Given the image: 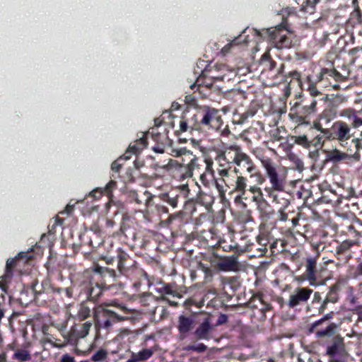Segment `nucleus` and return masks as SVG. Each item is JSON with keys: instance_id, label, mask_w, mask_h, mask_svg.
I'll return each mask as SVG.
<instances>
[{"instance_id": "f257e3e1", "label": "nucleus", "mask_w": 362, "mask_h": 362, "mask_svg": "<svg viewBox=\"0 0 362 362\" xmlns=\"http://www.w3.org/2000/svg\"><path fill=\"white\" fill-rule=\"evenodd\" d=\"M115 306L119 308L124 314L132 313L133 310L129 309L116 300L104 303L98 307L95 313V317L98 326L103 329H110L112 322H122L128 319L127 316H122L112 310L105 308L104 306Z\"/></svg>"}, {"instance_id": "f03ea898", "label": "nucleus", "mask_w": 362, "mask_h": 362, "mask_svg": "<svg viewBox=\"0 0 362 362\" xmlns=\"http://www.w3.org/2000/svg\"><path fill=\"white\" fill-rule=\"evenodd\" d=\"M256 156L265 170L266 175L272 185V188L276 191H283L286 185L285 177L278 173L273 160L262 154H258Z\"/></svg>"}, {"instance_id": "7ed1b4c3", "label": "nucleus", "mask_w": 362, "mask_h": 362, "mask_svg": "<svg viewBox=\"0 0 362 362\" xmlns=\"http://www.w3.org/2000/svg\"><path fill=\"white\" fill-rule=\"evenodd\" d=\"M253 32L256 35H267L269 40L278 49L288 48L291 46L292 41L288 36L289 34L288 30L285 29L281 25L263 30L262 32L264 33H261L256 29H254Z\"/></svg>"}, {"instance_id": "20e7f679", "label": "nucleus", "mask_w": 362, "mask_h": 362, "mask_svg": "<svg viewBox=\"0 0 362 362\" xmlns=\"http://www.w3.org/2000/svg\"><path fill=\"white\" fill-rule=\"evenodd\" d=\"M177 159L170 160L168 162L169 170L173 173V176L185 180L191 177L190 169L188 168L184 161V152H181V148L174 151Z\"/></svg>"}, {"instance_id": "39448f33", "label": "nucleus", "mask_w": 362, "mask_h": 362, "mask_svg": "<svg viewBox=\"0 0 362 362\" xmlns=\"http://www.w3.org/2000/svg\"><path fill=\"white\" fill-rule=\"evenodd\" d=\"M326 354L332 362H339L346 355L345 344L344 338L340 335L333 337L332 343L327 346Z\"/></svg>"}, {"instance_id": "423d86ee", "label": "nucleus", "mask_w": 362, "mask_h": 362, "mask_svg": "<svg viewBox=\"0 0 362 362\" xmlns=\"http://www.w3.org/2000/svg\"><path fill=\"white\" fill-rule=\"evenodd\" d=\"M236 166L241 169H244L247 173L250 174V177H257V182L262 185L264 182V178L259 172H256V166L253 163L251 158L244 152L240 154L239 158L235 163Z\"/></svg>"}, {"instance_id": "0eeeda50", "label": "nucleus", "mask_w": 362, "mask_h": 362, "mask_svg": "<svg viewBox=\"0 0 362 362\" xmlns=\"http://www.w3.org/2000/svg\"><path fill=\"white\" fill-rule=\"evenodd\" d=\"M200 123L213 129H218L222 125L221 116L217 110L206 107L203 110Z\"/></svg>"}, {"instance_id": "6e6552de", "label": "nucleus", "mask_w": 362, "mask_h": 362, "mask_svg": "<svg viewBox=\"0 0 362 362\" xmlns=\"http://www.w3.org/2000/svg\"><path fill=\"white\" fill-rule=\"evenodd\" d=\"M156 292L161 295L160 299L167 300L170 305L176 306L177 303L174 301L169 300L166 296H171L173 297L182 298V295L177 291V287L174 284H164L162 283L158 284V286L155 288Z\"/></svg>"}, {"instance_id": "1a4fd4ad", "label": "nucleus", "mask_w": 362, "mask_h": 362, "mask_svg": "<svg viewBox=\"0 0 362 362\" xmlns=\"http://www.w3.org/2000/svg\"><path fill=\"white\" fill-rule=\"evenodd\" d=\"M333 137L339 141H346L351 137V128L342 121L335 122L331 128Z\"/></svg>"}, {"instance_id": "9d476101", "label": "nucleus", "mask_w": 362, "mask_h": 362, "mask_svg": "<svg viewBox=\"0 0 362 362\" xmlns=\"http://www.w3.org/2000/svg\"><path fill=\"white\" fill-rule=\"evenodd\" d=\"M214 326L212 324L211 318L208 317L197 326L194 335L197 339L208 340L211 337V333L214 331Z\"/></svg>"}, {"instance_id": "9b49d317", "label": "nucleus", "mask_w": 362, "mask_h": 362, "mask_svg": "<svg viewBox=\"0 0 362 362\" xmlns=\"http://www.w3.org/2000/svg\"><path fill=\"white\" fill-rule=\"evenodd\" d=\"M213 71L216 73L212 75V78L223 81H229L237 75V72L234 69H231L223 64L215 65Z\"/></svg>"}, {"instance_id": "f8f14e48", "label": "nucleus", "mask_w": 362, "mask_h": 362, "mask_svg": "<svg viewBox=\"0 0 362 362\" xmlns=\"http://www.w3.org/2000/svg\"><path fill=\"white\" fill-rule=\"evenodd\" d=\"M181 152H184V159H182V161H184L186 163L185 164L188 165V168L190 169V175L192 177L194 171H200L201 167L203 166L205 160L199 158L186 148H181Z\"/></svg>"}, {"instance_id": "ddd939ff", "label": "nucleus", "mask_w": 362, "mask_h": 362, "mask_svg": "<svg viewBox=\"0 0 362 362\" xmlns=\"http://www.w3.org/2000/svg\"><path fill=\"white\" fill-rule=\"evenodd\" d=\"M313 290L308 288H299L295 290L291 295L288 305L291 308H294L301 302H306L310 297Z\"/></svg>"}, {"instance_id": "4468645a", "label": "nucleus", "mask_w": 362, "mask_h": 362, "mask_svg": "<svg viewBox=\"0 0 362 362\" xmlns=\"http://www.w3.org/2000/svg\"><path fill=\"white\" fill-rule=\"evenodd\" d=\"M327 159L332 163H338L342 160H350L351 159L358 161L360 156L358 153L354 155H349L346 153L341 152L339 150L334 148L330 151H326Z\"/></svg>"}, {"instance_id": "2eb2a0df", "label": "nucleus", "mask_w": 362, "mask_h": 362, "mask_svg": "<svg viewBox=\"0 0 362 362\" xmlns=\"http://www.w3.org/2000/svg\"><path fill=\"white\" fill-rule=\"evenodd\" d=\"M241 148L237 145H231L225 148L220 155V158L227 161L228 163L235 164L239 158L240 154H242Z\"/></svg>"}, {"instance_id": "dca6fc26", "label": "nucleus", "mask_w": 362, "mask_h": 362, "mask_svg": "<svg viewBox=\"0 0 362 362\" xmlns=\"http://www.w3.org/2000/svg\"><path fill=\"white\" fill-rule=\"evenodd\" d=\"M216 267L223 272H236L239 269L238 257L235 255L226 257L220 260Z\"/></svg>"}, {"instance_id": "f3484780", "label": "nucleus", "mask_w": 362, "mask_h": 362, "mask_svg": "<svg viewBox=\"0 0 362 362\" xmlns=\"http://www.w3.org/2000/svg\"><path fill=\"white\" fill-rule=\"evenodd\" d=\"M338 327V325L329 322L317 327L313 333H315V337L317 339L329 338L334 335Z\"/></svg>"}, {"instance_id": "a211bd4d", "label": "nucleus", "mask_w": 362, "mask_h": 362, "mask_svg": "<svg viewBox=\"0 0 362 362\" xmlns=\"http://www.w3.org/2000/svg\"><path fill=\"white\" fill-rule=\"evenodd\" d=\"M306 279L310 281V286H315V283L317 280V259L315 257H309L306 259L305 264Z\"/></svg>"}, {"instance_id": "6ab92c4d", "label": "nucleus", "mask_w": 362, "mask_h": 362, "mask_svg": "<svg viewBox=\"0 0 362 362\" xmlns=\"http://www.w3.org/2000/svg\"><path fill=\"white\" fill-rule=\"evenodd\" d=\"M204 164L205 170L200 175V181L204 186L209 187L214 181L213 161L211 159H205Z\"/></svg>"}, {"instance_id": "aec40b11", "label": "nucleus", "mask_w": 362, "mask_h": 362, "mask_svg": "<svg viewBox=\"0 0 362 362\" xmlns=\"http://www.w3.org/2000/svg\"><path fill=\"white\" fill-rule=\"evenodd\" d=\"M91 326L92 323L90 322H86L79 330L72 328L68 341L72 343L77 339L86 337L88 334Z\"/></svg>"}, {"instance_id": "412c9836", "label": "nucleus", "mask_w": 362, "mask_h": 362, "mask_svg": "<svg viewBox=\"0 0 362 362\" xmlns=\"http://www.w3.org/2000/svg\"><path fill=\"white\" fill-rule=\"evenodd\" d=\"M194 322V317L180 315L178 318L177 329L181 334H187L192 329Z\"/></svg>"}, {"instance_id": "4be33fe9", "label": "nucleus", "mask_w": 362, "mask_h": 362, "mask_svg": "<svg viewBox=\"0 0 362 362\" xmlns=\"http://www.w3.org/2000/svg\"><path fill=\"white\" fill-rule=\"evenodd\" d=\"M154 351L153 349H144L138 353H132L127 362H139L146 361L151 358Z\"/></svg>"}, {"instance_id": "5701e85b", "label": "nucleus", "mask_w": 362, "mask_h": 362, "mask_svg": "<svg viewBox=\"0 0 362 362\" xmlns=\"http://www.w3.org/2000/svg\"><path fill=\"white\" fill-rule=\"evenodd\" d=\"M247 180L243 175H238L234 184L233 191L239 194V197L243 198L247 192Z\"/></svg>"}, {"instance_id": "b1692460", "label": "nucleus", "mask_w": 362, "mask_h": 362, "mask_svg": "<svg viewBox=\"0 0 362 362\" xmlns=\"http://www.w3.org/2000/svg\"><path fill=\"white\" fill-rule=\"evenodd\" d=\"M15 262V259H8L6 262V273L0 277V288L2 290H6V284L12 276L11 267L14 265Z\"/></svg>"}, {"instance_id": "393cba45", "label": "nucleus", "mask_w": 362, "mask_h": 362, "mask_svg": "<svg viewBox=\"0 0 362 362\" xmlns=\"http://www.w3.org/2000/svg\"><path fill=\"white\" fill-rule=\"evenodd\" d=\"M31 358L32 357L30 351L25 349H16L13 355V359L19 362L29 361Z\"/></svg>"}, {"instance_id": "a878e982", "label": "nucleus", "mask_w": 362, "mask_h": 362, "mask_svg": "<svg viewBox=\"0 0 362 362\" xmlns=\"http://www.w3.org/2000/svg\"><path fill=\"white\" fill-rule=\"evenodd\" d=\"M316 104V100H313L310 105H300L296 108V110H297L300 114H302L306 119L309 115L315 112Z\"/></svg>"}, {"instance_id": "bb28decb", "label": "nucleus", "mask_w": 362, "mask_h": 362, "mask_svg": "<svg viewBox=\"0 0 362 362\" xmlns=\"http://www.w3.org/2000/svg\"><path fill=\"white\" fill-rule=\"evenodd\" d=\"M333 317V313H329L326 315H325L322 318L319 319L318 320H316L315 322L310 324L308 332L309 334H311L315 332L316 328L320 326H322L325 324H327V320H331Z\"/></svg>"}, {"instance_id": "cd10ccee", "label": "nucleus", "mask_w": 362, "mask_h": 362, "mask_svg": "<svg viewBox=\"0 0 362 362\" xmlns=\"http://www.w3.org/2000/svg\"><path fill=\"white\" fill-rule=\"evenodd\" d=\"M242 42H245V44L248 42V40L246 37L243 38V36L242 35H240L239 36L235 37L233 40H231L230 42H228L226 46H224L221 49V53L223 54H226L229 52L230 49L239 45Z\"/></svg>"}, {"instance_id": "c85d7f7f", "label": "nucleus", "mask_w": 362, "mask_h": 362, "mask_svg": "<svg viewBox=\"0 0 362 362\" xmlns=\"http://www.w3.org/2000/svg\"><path fill=\"white\" fill-rule=\"evenodd\" d=\"M286 156L288 160L293 165L296 170L298 171H302L303 170V163L296 154L293 152H288Z\"/></svg>"}, {"instance_id": "c756f323", "label": "nucleus", "mask_w": 362, "mask_h": 362, "mask_svg": "<svg viewBox=\"0 0 362 362\" xmlns=\"http://www.w3.org/2000/svg\"><path fill=\"white\" fill-rule=\"evenodd\" d=\"M146 146V140L144 138H141L139 140L136 141V144L130 145L124 155L129 156V153H136Z\"/></svg>"}, {"instance_id": "7c9ffc66", "label": "nucleus", "mask_w": 362, "mask_h": 362, "mask_svg": "<svg viewBox=\"0 0 362 362\" xmlns=\"http://www.w3.org/2000/svg\"><path fill=\"white\" fill-rule=\"evenodd\" d=\"M90 315V309L85 304H81L76 315V319L79 320H84Z\"/></svg>"}, {"instance_id": "2f4dec72", "label": "nucleus", "mask_w": 362, "mask_h": 362, "mask_svg": "<svg viewBox=\"0 0 362 362\" xmlns=\"http://www.w3.org/2000/svg\"><path fill=\"white\" fill-rule=\"evenodd\" d=\"M262 64H264L265 68H267L269 71H274V69L276 66V63L274 61L269 59L267 54H264L261 59Z\"/></svg>"}, {"instance_id": "473e14b6", "label": "nucleus", "mask_w": 362, "mask_h": 362, "mask_svg": "<svg viewBox=\"0 0 362 362\" xmlns=\"http://www.w3.org/2000/svg\"><path fill=\"white\" fill-rule=\"evenodd\" d=\"M207 346L203 343H198L197 344L189 345L184 348L186 351H195L197 353H202L206 351Z\"/></svg>"}, {"instance_id": "72a5a7b5", "label": "nucleus", "mask_w": 362, "mask_h": 362, "mask_svg": "<svg viewBox=\"0 0 362 362\" xmlns=\"http://www.w3.org/2000/svg\"><path fill=\"white\" fill-rule=\"evenodd\" d=\"M107 356V352L105 349H99L92 356L91 359L95 362H101L104 361Z\"/></svg>"}, {"instance_id": "f704fd0d", "label": "nucleus", "mask_w": 362, "mask_h": 362, "mask_svg": "<svg viewBox=\"0 0 362 362\" xmlns=\"http://www.w3.org/2000/svg\"><path fill=\"white\" fill-rule=\"evenodd\" d=\"M128 159H129V156L124 155V156L119 157L118 159H117L112 163V165H111L112 170L114 172H116V173L119 172L122 166V163H121V161L123 160H127Z\"/></svg>"}, {"instance_id": "c9c22d12", "label": "nucleus", "mask_w": 362, "mask_h": 362, "mask_svg": "<svg viewBox=\"0 0 362 362\" xmlns=\"http://www.w3.org/2000/svg\"><path fill=\"white\" fill-rule=\"evenodd\" d=\"M357 113H358V112H356V110H354L353 108H347V109L343 110L341 112L340 116L346 117L349 120L352 122Z\"/></svg>"}, {"instance_id": "e433bc0d", "label": "nucleus", "mask_w": 362, "mask_h": 362, "mask_svg": "<svg viewBox=\"0 0 362 362\" xmlns=\"http://www.w3.org/2000/svg\"><path fill=\"white\" fill-rule=\"evenodd\" d=\"M290 118L297 123H301V124H308V122H305V118L302 114H300L297 110H296L295 112H291L289 113Z\"/></svg>"}, {"instance_id": "4c0bfd02", "label": "nucleus", "mask_w": 362, "mask_h": 362, "mask_svg": "<svg viewBox=\"0 0 362 362\" xmlns=\"http://www.w3.org/2000/svg\"><path fill=\"white\" fill-rule=\"evenodd\" d=\"M248 190L253 194L254 200H258L261 198L262 194L259 187L256 185L250 186Z\"/></svg>"}, {"instance_id": "58836bf2", "label": "nucleus", "mask_w": 362, "mask_h": 362, "mask_svg": "<svg viewBox=\"0 0 362 362\" xmlns=\"http://www.w3.org/2000/svg\"><path fill=\"white\" fill-rule=\"evenodd\" d=\"M250 117V115L247 112H244L241 115L235 113L234 117H237V120L235 122L237 124H243Z\"/></svg>"}, {"instance_id": "ea45409f", "label": "nucleus", "mask_w": 362, "mask_h": 362, "mask_svg": "<svg viewBox=\"0 0 362 362\" xmlns=\"http://www.w3.org/2000/svg\"><path fill=\"white\" fill-rule=\"evenodd\" d=\"M90 235H94V233L92 232H86L81 236V240L83 244H87L89 245H92Z\"/></svg>"}, {"instance_id": "a19ab883", "label": "nucleus", "mask_w": 362, "mask_h": 362, "mask_svg": "<svg viewBox=\"0 0 362 362\" xmlns=\"http://www.w3.org/2000/svg\"><path fill=\"white\" fill-rule=\"evenodd\" d=\"M284 65L281 64L280 66L276 69V71L271 76L272 78L278 79L280 78L279 81L283 80L284 76H282L283 69H284Z\"/></svg>"}, {"instance_id": "79ce46f5", "label": "nucleus", "mask_w": 362, "mask_h": 362, "mask_svg": "<svg viewBox=\"0 0 362 362\" xmlns=\"http://www.w3.org/2000/svg\"><path fill=\"white\" fill-rule=\"evenodd\" d=\"M333 74V71L332 70H329L327 69H323L321 70L320 73L317 76L318 81H322L324 79L326 75L332 76Z\"/></svg>"}, {"instance_id": "37998d69", "label": "nucleus", "mask_w": 362, "mask_h": 362, "mask_svg": "<svg viewBox=\"0 0 362 362\" xmlns=\"http://www.w3.org/2000/svg\"><path fill=\"white\" fill-rule=\"evenodd\" d=\"M351 126L353 128L357 129L362 126V118L359 117L356 114L353 121L351 122Z\"/></svg>"}, {"instance_id": "c03bdc74", "label": "nucleus", "mask_w": 362, "mask_h": 362, "mask_svg": "<svg viewBox=\"0 0 362 362\" xmlns=\"http://www.w3.org/2000/svg\"><path fill=\"white\" fill-rule=\"evenodd\" d=\"M117 186V182L114 180L110 181L105 186V190L107 194H110L112 189Z\"/></svg>"}, {"instance_id": "a18cd8bd", "label": "nucleus", "mask_w": 362, "mask_h": 362, "mask_svg": "<svg viewBox=\"0 0 362 362\" xmlns=\"http://www.w3.org/2000/svg\"><path fill=\"white\" fill-rule=\"evenodd\" d=\"M296 142L298 144H300V145H303L305 146L309 145V141L308 140V138L306 136H304V135L297 137L296 139Z\"/></svg>"}, {"instance_id": "49530a36", "label": "nucleus", "mask_w": 362, "mask_h": 362, "mask_svg": "<svg viewBox=\"0 0 362 362\" xmlns=\"http://www.w3.org/2000/svg\"><path fill=\"white\" fill-rule=\"evenodd\" d=\"M308 90L312 96H317L320 94V92L317 89L314 84H309Z\"/></svg>"}, {"instance_id": "de8ad7c7", "label": "nucleus", "mask_w": 362, "mask_h": 362, "mask_svg": "<svg viewBox=\"0 0 362 362\" xmlns=\"http://www.w3.org/2000/svg\"><path fill=\"white\" fill-rule=\"evenodd\" d=\"M228 320V316L225 314H221L217 320V322L214 325V327L226 323Z\"/></svg>"}, {"instance_id": "09e8293b", "label": "nucleus", "mask_w": 362, "mask_h": 362, "mask_svg": "<svg viewBox=\"0 0 362 362\" xmlns=\"http://www.w3.org/2000/svg\"><path fill=\"white\" fill-rule=\"evenodd\" d=\"M59 362H76L75 358L68 354H63Z\"/></svg>"}, {"instance_id": "8fccbe9b", "label": "nucleus", "mask_w": 362, "mask_h": 362, "mask_svg": "<svg viewBox=\"0 0 362 362\" xmlns=\"http://www.w3.org/2000/svg\"><path fill=\"white\" fill-rule=\"evenodd\" d=\"M329 303H335L337 301V297L336 293L334 291H331L327 298H325Z\"/></svg>"}, {"instance_id": "3c124183", "label": "nucleus", "mask_w": 362, "mask_h": 362, "mask_svg": "<svg viewBox=\"0 0 362 362\" xmlns=\"http://www.w3.org/2000/svg\"><path fill=\"white\" fill-rule=\"evenodd\" d=\"M74 206H75V204H71V202H69L65 207V209L61 212H59V214H71V212L73 211L74 208Z\"/></svg>"}, {"instance_id": "603ef678", "label": "nucleus", "mask_w": 362, "mask_h": 362, "mask_svg": "<svg viewBox=\"0 0 362 362\" xmlns=\"http://www.w3.org/2000/svg\"><path fill=\"white\" fill-rule=\"evenodd\" d=\"M144 198L145 204L146 206L150 205L151 200H152L151 194L148 192H145L144 193Z\"/></svg>"}, {"instance_id": "864d4df0", "label": "nucleus", "mask_w": 362, "mask_h": 362, "mask_svg": "<svg viewBox=\"0 0 362 362\" xmlns=\"http://www.w3.org/2000/svg\"><path fill=\"white\" fill-rule=\"evenodd\" d=\"M180 130L182 132L187 130V123L184 120L180 122Z\"/></svg>"}, {"instance_id": "5fc2aeb1", "label": "nucleus", "mask_w": 362, "mask_h": 362, "mask_svg": "<svg viewBox=\"0 0 362 362\" xmlns=\"http://www.w3.org/2000/svg\"><path fill=\"white\" fill-rule=\"evenodd\" d=\"M167 202L172 206L173 208H175L177 204V200L176 198H170L169 197L167 200Z\"/></svg>"}, {"instance_id": "6e6d98bb", "label": "nucleus", "mask_w": 362, "mask_h": 362, "mask_svg": "<svg viewBox=\"0 0 362 362\" xmlns=\"http://www.w3.org/2000/svg\"><path fill=\"white\" fill-rule=\"evenodd\" d=\"M329 302L325 299L321 305V306L319 308V313H323L325 311V310L327 308V303Z\"/></svg>"}, {"instance_id": "4d7b16f0", "label": "nucleus", "mask_w": 362, "mask_h": 362, "mask_svg": "<svg viewBox=\"0 0 362 362\" xmlns=\"http://www.w3.org/2000/svg\"><path fill=\"white\" fill-rule=\"evenodd\" d=\"M216 187L217 189L218 190L220 194L223 195L225 193L223 187L222 185H221L219 183H218L217 182H216Z\"/></svg>"}, {"instance_id": "13d9d810", "label": "nucleus", "mask_w": 362, "mask_h": 362, "mask_svg": "<svg viewBox=\"0 0 362 362\" xmlns=\"http://www.w3.org/2000/svg\"><path fill=\"white\" fill-rule=\"evenodd\" d=\"M218 173L221 177H227V176H228V174H229V171L227 169L220 170Z\"/></svg>"}, {"instance_id": "bf43d9fd", "label": "nucleus", "mask_w": 362, "mask_h": 362, "mask_svg": "<svg viewBox=\"0 0 362 362\" xmlns=\"http://www.w3.org/2000/svg\"><path fill=\"white\" fill-rule=\"evenodd\" d=\"M321 132L326 136L327 138H330L332 136H333L332 132L330 133L328 129H321Z\"/></svg>"}, {"instance_id": "052dcab7", "label": "nucleus", "mask_w": 362, "mask_h": 362, "mask_svg": "<svg viewBox=\"0 0 362 362\" xmlns=\"http://www.w3.org/2000/svg\"><path fill=\"white\" fill-rule=\"evenodd\" d=\"M153 151L156 153H163L164 152L163 148L160 147V146L153 147Z\"/></svg>"}, {"instance_id": "680f3d73", "label": "nucleus", "mask_w": 362, "mask_h": 362, "mask_svg": "<svg viewBox=\"0 0 362 362\" xmlns=\"http://www.w3.org/2000/svg\"><path fill=\"white\" fill-rule=\"evenodd\" d=\"M356 271L358 275H362V262L358 265Z\"/></svg>"}, {"instance_id": "e2e57ef3", "label": "nucleus", "mask_w": 362, "mask_h": 362, "mask_svg": "<svg viewBox=\"0 0 362 362\" xmlns=\"http://www.w3.org/2000/svg\"><path fill=\"white\" fill-rule=\"evenodd\" d=\"M62 222H63V221L62 219H60L58 216H57L55 217V223H54V225L55 224H62Z\"/></svg>"}, {"instance_id": "0e129e2a", "label": "nucleus", "mask_w": 362, "mask_h": 362, "mask_svg": "<svg viewBox=\"0 0 362 362\" xmlns=\"http://www.w3.org/2000/svg\"><path fill=\"white\" fill-rule=\"evenodd\" d=\"M123 257L124 255H119V264H118V267L119 268H121L122 267V260L123 259Z\"/></svg>"}, {"instance_id": "69168bd1", "label": "nucleus", "mask_w": 362, "mask_h": 362, "mask_svg": "<svg viewBox=\"0 0 362 362\" xmlns=\"http://www.w3.org/2000/svg\"><path fill=\"white\" fill-rule=\"evenodd\" d=\"M65 291L66 293V295L70 297L71 296V293L69 291V288H66Z\"/></svg>"}, {"instance_id": "338daca9", "label": "nucleus", "mask_w": 362, "mask_h": 362, "mask_svg": "<svg viewBox=\"0 0 362 362\" xmlns=\"http://www.w3.org/2000/svg\"><path fill=\"white\" fill-rule=\"evenodd\" d=\"M358 319L362 321V310L358 313Z\"/></svg>"}, {"instance_id": "774afa93", "label": "nucleus", "mask_w": 362, "mask_h": 362, "mask_svg": "<svg viewBox=\"0 0 362 362\" xmlns=\"http://www.w3.org/2000/svg\"><path fill=\"white\" fill-rule=\"evenodd\" d=\"M135 200H136V202L137 203H141V202H142V199H139V198H138V197H137V198H136V199H135Z\"/></svg>"}]
</instances>
